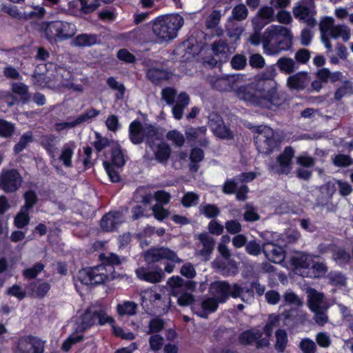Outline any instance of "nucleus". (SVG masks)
Returning <instances> with one entry per match:
<instances>
[{
    "mask_svg": "<svg viewBox=\"0 0 353 353\" xmlns=\"http://www.w3.org/2000/svg\"><path fill=\"white\" fill-rule=\"evenodd\" d=\"M144 259L145 263L135 270L136 276L141 281L154 284L160 283L165 276L158 262L164 259L181 262L174 251L165 247L150 248L145 252Z\"/></svg>",
    "mask_w": 353,
    "mask_h": 353,
    "instance_id": "nucleus-1",
    "label": "nucleus"
},
{
    "mask_svg": "<svg viewBox=\"0 0 353 353\" xmlns=\"http://www.w3.org/2000/svg\"><path fill=\"white\" fill-rule=\"evenodd\" d=\"M248 87L241 88L244 101L266 108H270V105L277 104V83L273 78L268 77L263 73L260 74Z\"/></svg>",
    "mask_w": 353,
    "mask_h": 353,
    "instance_id": "nucleus-2",
    "label": "nucleus"
},
{
    "mask_svg": "<svg viewBox=\"0 0 353 353\" xmlns=\"http://www.w3.org/2000/svg\"><path fill=\"white\" fill-rule=\"evenodd\" d=\"M221 10H214L207 17L205 26L208 32L204 36L203 49L208 55L202 57V64L205 68H217L221 71V59L217 60L214 56L219 57L221 54Z\"/></svg>",
    "mask_w": 353,
    "mask_h": 353,
    "instance_id": "nucleus-3",
    "label": "nucleus"
},
{
    "mask_svg": "<svg viewBox=\"0 0 353 353\" xmlns=\"http://www.w3.org/2000/svg\"><path fill=\"white\" fill-rule=\"evenodd\" d=\"M292 39L289 28L281 25H272L262 34L261 43L265 54L274 55L290 49Z\"/></svg>",
    "mask_w": 353,
    "mask_h": 353,
    "instance_id": "nucleus-4",
    "label": "nucleus"
},
{
    "mask_svg": "<svg viewBox=\"0 0 353 353\" xmlns=\"http://www.w3.org/2000/svg\"><path fill=\"white\" fill-rule=\"evenodd\" d=\"M184 19L179 14L159 16L153 20L152 32L158 42L170 41L177 37Z\"/></svg>",
    "mask_w": 353,
    "mask_h": 353,
    "instance_id": "nucleus-5",
    "label": "nucleus"
},
{
    "mask_svg": "<svg viewBox=\"0 0 353 353\" xmlns=\"http://www.w3.org/2000/svg\"><path fill=\"white\" fill-rule=\"evenodd\" d=\"M254 290L259 296H261L265 292V288L256 281L252 283V289L241 288L236 283L230 285L225 281H222V303L229 296L233 298L241 297L243 301H251L254 298Z\"/></svg>",
    "mask_w": 353,
    "mask_h": 353,
    "instance_id": "nucleus-6",
    "label": "nucleus"
},
{
    "mask_svg": "<svg viewBox=\"0 0 353 353\" xmlns=\"http://www.w3.org/2000/svg\"><path fill=\"white\" fill-rule=\"evenodd\" d=\"M76 30L74 23L64 21L47 22L44 28V32L48 41L68 39L74 36Z\"/></svg>",
    "mask_w": 353,
    "mask_h": 353,
    "instance_id": "nucleus-7",
    "label": "nucleus"
},
{
    "mask_svg": "<svg viewBox=\"0 0 353 353\" xmlns=\"http://www.w3.org/2000/svg\"><path fill=\"white\" fill-rule=\"evenodd\" d=\"M253 131L256 133L254 137V142L259 152L268 154L278 146L274 132L270 127L266 125L254 126Z\"/></svg>",
    "mask_w": 353,
    "mask_h": 353,
    "instance_id": "nucleus-8",
    "label": "nucleus"
},
{
    "mask_svg": "<svg viewBox=\"0 0 353 353\" xmlns=\"http://www.w3.org/2000/svg\"><path fill=\"white\" fill-rule=\"evenodd\" d=\"M292 14L296 19L310 28L317 25L316 10L312 0H301L292 8Z\"/></svg>",
    "mask_w": 353,
    "mask_h": 353,
    "instance_id": "nucleus-9",
    "label": "nucleus"
},
{
    "mask_svg": "<svg viewBox=\"0 0 353 353\" xmlns=\"http://www.w3.org/2000/svg\"><path fill=\"white\" fill-rule=\"evenodd\" d=\"M22 181L23 178L17 169L3 170L0 174V189L6 193L17 192Z\"/></svg>",
    "mask_w": 353,
    "mask_h": 353,
    "instance_id": "nucleus-10",
    "label": "nucleus"
},
{
    "mask_svg": "<svg viewBox=\"0 0 353 353\" xmlns=\"http://www.w3.org/2000/svg\"><path fill=\"white\" fill-rule=\"evenodd\" d=\"M97 266L85 268L79 270L77 278L83 285H97L107 281V275L100 272Z\"/></svg>",
    "mask_w": 353,
    "mask_h": 353,
    "instance_id": "nucleus-11",
    "label": "nucleus"
},
{
    "mask_svg": "<svg viewBox=\"0 0 353 353\" xmlns=\"http://www.w3.org/2000/svg\"><path fill=\"white\" fill-rule=\"evenodd\" d=\"M294 150L292 147H287L276 159L275 164L270 165V170L278 174H288L292 170V158Z\"/></svg>",
    "mask_w": 353,
    "mask_h": 353,
    "instance_id": "nucleus-12",
    "label": "nucleus"
},
{
    "mask_svg": "<svg viewBox=\"0 0 353 353\" xmlns=\"http://www.w3.org/2000/svg\"><path fill=\"white\" fill-rule=\"evenodd\" d=\"M101 263L97 265L100 268V272L107 275V281L114 278V267L121 264V259L119 255L113 252L101 253L99 255Z\"/></svg>",
    "mask_w": 353,
    "mask_h": 353,
    "instance_id": "nucleus-13",
    "label": "nucleus"
},
{
    "mask_svg": "<svg viewBox=\"0 0 353 353\" xmlns=\"http://www.w3.org/2000/svg\"><path fill=\"white\" fill-rule=\"evenodd\" d=\"M311 83V77L307 72L302 71L290 75L287 79L286 85L292 92L306 91L310 93L309 85Z\"/></svg>",
    "mask_w": 353,
    "mask_h": 353,
    "instance_id": "nucleus-14",
    "label": "nucleus"
},
{
    "mask_svg": "<svg viewBox=\"0 0 353 353\" xmlns=\"http://www.w3.org/2000/svg\"><path fill=\"white\" fill-rule=\"evenodd\" d=\"M263 332L258 329H252L242 332L239 335V341L243 345H251L255 342L256 348L268 347L270 345L269 339L263 337Z\"/></svg>",
    "mask_w": 353,
    "mask_h": 353,
    "instance_id": "nucleus-15",
    "label": "nucleus"
},
{
    "mask_svg": "<svg viewBox=\"0 0 353 353\" xmlns=\"http://www.w3.org/2000/svg\"><path fill=\"white\" fill-rule=\"evenodd\" d=\"M275 12L274 8L268 6L261 7L256 16L252 19V24L258 30L263 29L266 25L275 21Z\"/></svg>",
    "mask_w": 353,
    "mask_h": 353,
    "instance_id": "nucleus-16",
    "label": "nucleus"
},
{
    "mask_svg": "<svg viewBox=\"0 0 353 353\" xmlns=\"http://www.w3.org/2000/svg\"><path fill=\"white\" fill-rule=\"evenodd\" d=\"M220 302L221 296L208 297L201 301L200 307L194 304L192 306V310L199 317L207 319L210 314L216 310Z\"/></svg>",
    "mask_w": 353,
    "mask_h": 353,
    "instance_id": "nucleus-17",
    "label": "nucleus"
},
{
    "mask_svg": "<svg viewBox=\"0 0 353 353\" xmlns=\"http://www.w3.org/2000/svg\"><path fill=\"white\" fill-rule=\"evenodd\" d=\"M244 82L243 75L237 74L222 77V85L225 86V90L234 91L238 97L243 100V92L241 88H249L248 85H243Z\"/></svg>",
    "mask_w": 353,
    "mask_h": 353,
    "instance_id": "nucleus-18",
    "label": "nucleus"
},
{
    "mask_svg": "<svg viewBox=\"0 0 353 353\" xmlns=\"http://www.w3.org/2000/svg\"><path fill=\"white\" fill-rule=\"evenodd\" d=\"M146 78L155 85L170 79L172 73L162 68L151 67L146 71Z\"/></svg>",
    "mask_w": 353,
    "mask_h": 353,
    "instance_id": "nucleus-19",
    "label": "nucleus"
},
{
    "mask_svg": "<svg viewBox=\"0 0 353 353\" xmlns=\"http://www.w3.org/2000/svg\"><path fill=\"white\" fill-rule=\"evenodd\" d=\"M263 252L266 258L274 263H280L284 261L285 252L279 245L265 243L263 244Z\"/></svg>",
    "mask_w": 353,
    "mask_h": 353,
    "instance_id": "nucleus-20",
    "label": "nucleus"
},
{
    "mask_svg": "<svg viewBox=\"0 0 353 353\" xmlns=\"http://www.w3.org/2000/svg\"><path fill=\"white\" fill-rule=\"evenodd\" d=\"M308 305L312 311H319V310H327L329 305L324 299L322 293L319 292L314 289L307 290Z\"/></svg>",
    "mask_w": 353,
    "mask_h": 353,
    "instance_id": "nucleus-21",
    "label": "nucleus"
},
{
    "mask_svg": "<svg viewBox=\"0 0 353 353\" xmlns=\"http://www.w3.org/2000/svg\"><path fill=\"white\" fill-rule=\"evenodd\" d=\"M97 309L88 307L81 316V323L77 325V331L84 332L94 325L97 323Z\"/></svg>",
    "mask_w": 353,
    "mask_h": 353,
    "instance_id": "nucleus-22",
    "label": "nucleus"
},
{
    "mask_svg": "<svg viewBox=\"0 0 353 353\" xmlns=\"http://www.w3.org/2000/svg\"><path fill=\"white\" fill-rule=\"evenodd\" d=\"M119 218L120 213L119 212H110L105 214L100 221L101 230L106 232L116 231L119 224Z\"/></svg>",
    "mask_w": 353,
    "mask_h": 353,
    "instance_id": "nucleus-23",
    "label": "nucleus"
},
{
    "mask_svg": "<svg viewBox=\"0 0 353 353\" xmlns=\"http://www.w3.org/2000/svg\"><path fill=\"white\" fill-rule=\"evenodd\" d=\"M130 141L135 145L141 143L144 140V128L138 120L133 121L129 126Z\"/></svg>",
    "mask_w": 353,
    "mask_h": 353,
    "instance_id": "nucleus-24",
    "label": "nucleus"
},
{
    "mask_svg": "<svg viewBox=\"0 0 353 353\" xmlns=\"http://www.w3.org/2000/svg\"><path fill=\"white\" fill-rule=\"evenodd\" d=\"M99 43V36L96 34L81 33L73 40L74 45L81 48L91 47Z\"/></svg>",
    "mask_w": 353,
    "mask_h": 353,
    "instance_id": "nucleus-25",
    "label": "nucleus"
},
{
    "mask_svg": "<svg viewBox=\"0 0 353 353\" xmlns=\"http://www.w3.org/2000/svg\"><path fill=\"white\" fill-rule=\"evenodd\" d=\"M230 256L229 250L222 245V275H232L237 272V265Z\"/></svg>",
    "mask_w": 353,
    "mask_h": 353,
    "instance_id": "nucleus-26",
    "label": "nucleus"
},
{
    "mask_svg": "<svg viewBox=\"0 0 353 353\" xmlns=\"http://www.w3.org/2000/svg\"><path fill=\"white\" fill-rule=\"evenodd\" d=\"M314 255L303 252H296L292 258L291 262L296 268H308L314 262Z\"/></svg>",
    "mask_w": 353,
    "mask_h": 353,
    "instance_id": "nucleus-27",
    "label": "nucleus"
},
{
    "mask_svg": "<svg viewBox=\"0 0 353 353\" xmlns=\"http://www.w3.org/2000/svg\"><path fill=\"white\" fill-rule=\"evenodd\" d=\"M50 288V285L46 281L40 283L31 282L28 286L32 296L39 299L43 298L48 293Z\"/></svg>",
    "mask_w": 353,
    "mask_h": 353,
    "instance_id": "nucleus-28",
    "label": "nucleus"
},
{
    "mask_svg": "<svg viewBox=\"0 0 353 353\" xmlns=\"http://www.w3.org/2000/svg\"><path fill=\"white\" fill-rule=\"evenodd\" d=\"M74 149L75 144L72 141L65 143L62 148L59 159L65 168H71L72 166V159L74 154Z\"/></svg>",
    "mask_w": 353,
    "mask_h": 353,
    "instance_id": "nucleus-29",
    "label": "nucleus"
},
{
    "mask_svg": "<svg viewBox=\"0 0 353 353\" xmlns=\"http://www.w3.org/2000/svg\"><path fill=\"white\" fill-rule=\"evenodd\" d=\"M125 159L121 145L119 143H115L111 148V159L110 163L117 168H123L125 164Z\"/></svg>",
    "mask_w": 353,
    "mask_h": 353,
    "instance_id": "nucleus-30",
    "label": "nucleus"
},
{
    "mask_svg": "<svg viewBox=\"0 0 353 353\" xmlns=\"http://www.w3.org/2000/svg\"><path fill=\"white\" fill-rule=\"evenodd\" d=\"M226 32L231 42H236L240 39L243 28L232 19H229L225 24Z\"/></svg>",
    "mask_w": 353,
    "mask_h": 353,
    "instance_id": "nucleus-31",
    "label": "nucleus"
},
{
    "mask_svg": "<svg viewBox=\"0 0 353 353\" xmlns=\"http://www.w3.org/2000/svg\"><path fill=\"white\" fill-rule=\"evenodd\" d=\"M171 154V148L170 145L165 142H161L157 146V150L154 151V156L156 160L161 163H165L168 161Z\"/></svg>",
    "mask_w": 353,
    "mask_h": 353,
    "instance_id": "nucleus-32",
    "label": "nucleus"
},
{
    "mask_svg": "<svg viewBox=\"0 0 353 353\" xmlns=\"http://www.w3.org/2000/svg\"><path fill=\"white\" fill-rule=\"evenodd\" d=\"M198 239L202 243L203 247L201 250L202 255L205 256L211 254L215 245L214 238L208 233L203 232L199 234Z\"/></svg>",
    "mask_w": 353,
    "mask_h": 353,
    "instance_id": "nucleus-33",
    "label": "nucleus"
},
{
    "mask_svg": "<svg viewBox=\"0 0 353 353\" xmlns=\"http://www.w3.org/2000/svg\"><path fill=\"white\" fill-rule=\"evenodd\" d=\"M276 65L282 72L288 74L292 73L297 68L296 62L288 57L280 58L277 61Z\"/></svg>",
    "mask_w": 353,
    "mask_h": 353,
    "instance_id": "nucleus-34",
    "label": "nucleus"
},
{
    "mask_svg": "<svg viewBox=\"0 0 353 353\" xmlns=\"http://www.w3.org/2000/svg\"><path fill=\"white\" fill-rule=\"evenodd\" d=\"M351 36L350 29L345 25H335L330 37L335 39L341 38L343 41H347Z\"/></svg>",
    "mask_w": 353,
    "mask_h": 353,
    "instance_id": "nucleus-35",
    "label": "nucleus"
},
{
    "mask_svg": "<svg viewBox=\"0 0 353 353\" xmlns=\"http://www.w3.org/2000/svg\"><path fill=\"white\" fill-rule=\"evenodd\" d=\"M199 213L208 219H214L219 214V208L214 204L203 203L199 207Z\"/></svg>",
    "mask_w": 353,
    "mask_h": 353,
    "instance_id": "nucleus-36",
    "label": "nucleus"
},
{
    "mask_svg": "<svg viewBox=\"0 0 353 353\" xmlns=\"http://www.w3.org/2000/svg\"><path fill=\"white\" fill-rule=\"evenodd\" d=\"M56 136L52 134H48L42 136L41 139V145L46 150L47 153L53 157L55 150Z\"/></svg>",
    "mask_w": 353,
    "mask_h": 353,
    "instance_id": "nucleus-37",
    "label": "nucleus"
},
{
    "mask_svg": "<svg viewBox=\"0 0 353 353\" xmlns=\"http://www.w3.org/2000/svg\"><path fill=\"white\" fill-rule=\"evenodd\" d=\"M24 205L21 208L30 211L38 202V196L34 190H27L23 194Z\"/></svg>",
    "mask_w": 353,
    "mask_h": 353,
    "instance_id": "nucleus-38",
    "label": "nucleus"
},
{
    "mask_svg": "<svg viewBox=\"0 0 353 353\" xmlns=\"http://www.w3.org/2000/svg\"><path fill=\"white\" fill-rule=\"evenodd\" d=\"M30 221V211H25L21 208L20 211L16 214L14 220V225L19 228L22 229L29 224Z\"/></svg>",
    "mask_w": 353,
    "mask_h": 353,
    "instance_id": "nucleus-39",
    "label": "nucleus"
},
{
    "mask_svg": "<svg viewBox=\"0 0 353 353\" xmlns=\"http://www.w3.org/2000/svg\"><path fill=\"white\" fill-rule=\"evenodd\" d=\"M190 101L189 95L185 92H181L176 95L172 110H184Z\"/></svg>",
    "mask_w": 353,
    "mask_h": 353,
    "instance_id": "nucleus-40",
    "label": "nucleus"
},
{
    "mask_svg": "<svg viewBox=\"0 0 353 353\" xmlns=\"http://www.w3.org/2000/svg\"><path fill=\"white\" fill-rule=\"evenodd\" d=\"M334 26V20L333 18H323L319 23V30L321 32V36H330Z\"/></svg>",
    "mask_w": 353,
    "mask_h": 353,
    "instance_id": "nucleus-41",
    "label": "nucleus"
},
{
    "mask_svg": "<svg viewBox=\"0 0 353 353\" xmlns=\"http://www.w3.org/2000/svg\"><path fill=\"white\" fill-rule=\"evenodd\" d=\"M15 130L14 124L3 119H0V137L10 138Z\"/></svg>",
    "mask_w": 353,
    "mask_h": 353,
    "instance_id": "nucleus-42",
    "label": "nucleus"
},
{
    "mask_svg": "<svg viewBox=\"0 0 353 353\" xmlns=\"http://www.w3.org/2000/svg\"><path fill=\"white\" fill-rule=\"evenodd\" d=\"M117 312L120 316L134 315L137 312V304L132 301H125L123 304H118Z\"/></svg>",
    "mask_w": 353,
    "mask_h": 353,
    "instance_id": "nucleus-43",
    "label": "nucleus"
},
{
    "mask_svg": "<svg viewBox=\"0 0 353 353\" xmlns=\"http://www.w3.org/2000/svg\"><path fill=\"white\" fill-rule=\"evenodd\" d=\"M44 267L42 263L38 262L32 267L24 269L23 276L27 279H34L43 270Z\"/></svg>",
    "mask_w": 353,
    "mask_h": 353,
    "instance_id": "nucleus-44",
    "label": "nucleus"
},
{
    "mask_svg": "<svg viewBox=\"0 0 353 353\" xmlns=\"http://www.w3.org/2000/svg\"><path fill=\"white\" fill-rule=\"evenodd\" d=\"M32 141V134L31 132H28L21 135L19 141L14 146L13 150L15 154L22 152L28 145V143Z\"/></svg>",
    "mask_w": 353,
    "mask_h": 353,
    "instance_id": "nucleus-45",
    "label": "nucleus"
},
{
    "mask_svg": "<svg viewBox=\"0 0 353 353\" xmlns=\"http://www.w3.org/2000/svg\"><path fill=\"white\" fill-rule=\"evenodd\" d=\"M28 340L30 341V353H43L45 346L44 341H42L37 336L32 335L28 336Z\"/></svg>",
    "mask_w": 353,
    "mask_h": 353,
    "instance_id": "nucleus-46",
    "label": "nucleus"
},
{
    "mask_svg": "<svg viewBox=\"0 0 353 353\" xmlns=\"http://www.w3.org/2000/svg\"><path fill=\"white\" fill-rule=\"evenodd\" d=\"M248 15V10L244 4H239L236 6L232 11V17L234 21H243L245 20Z\"/></svg>",
    "mask_w": 353,
    "mask_h": 353,
    "instance_id": "nucleus-47",
    "label": "nucleus"
},
{
    "mask_svg": "<svg viewBox=\"0 0 353 353\" xmlns=\"http://www.w3.org/2000/svg\"><path fill=\"white\" fill-rule=\"evenodd\" d=\"M279 317L276 314H270L269 316L268 320L263 328L265 337L268 338L270 340V337L272 335V330L274 327L279 326Z\"/></svg>",
    "mask_w": 353,
    "mask_h": 353,
    "instance_id": "nucleus-48",
    "label": "nucleus"
},
{
    "mask_svg": "<svg viewBox=\"0 0 353 353\" xmlns=\"http://www.w3.org/2000/svg\"><path fill=\"white\" fill-rule=\"evenodd\" d=\"M184 279L179 276H173L170 277L168 281V285L171 288V291L173 296H177L179 294V291L182 289Z\"/></svg>",
    "mask_w": 353,
    "mask_h": 353,
    "instance_id": "nucleus-49",
    "label": "nucleus"
},
{
    "mask_svg": "<svg viewBox=\"0 0 353 353\" xmlns=\"http://www.w3.org/2000/svg\"><path fill=\"white\" fill-rule=\"evenodd\" d=\"M103 165L111 182L119 183L121 181V179L118 170L116 169L117 168V166L111 165L108 161H104Z\"/></svg>",
    "mask_w": 353,
    "mask_h": 353,
    "instance_id": "nucleus-50",
    "label": "nucleus"
},
{
    "mask_svg": "<svg viewBox=\"0 0 353 353\" xmlns=\"http://www.w3.org/2000/svg\"><path fill=\"white\" fill-rule=\"evenodd\" d=\"M176 95V90L172 87H166L161 91L162 99L169 105L174 104Z\"/></svg>",
    "mask_w": 353,
    "mask_h": 353,
    "instance_id": "nucleus-51",
    "label": "nucleus"
},
{
    "mask_svg": "<svg viewBox=\"0 0 353 353\" xmlns=\"http://www.w3.org/2000/svg\"><path fill=\"white\" fill-rule=\"evenodd\" d=\"M199 199V196L196 193L188 192L183 196L181 203L185 208H190L196 205L198 203Z\"/></svg>",
    "mask_w": 353,
    "mask_h": 353,
    "instance_id": "nucleus-52",
    "label": "nucleus"
},
{
    "mask_svg": "<svg viewBox=\"0 0 353 353\" xmlns=\"http://www.w3.org/2000/svg\"><path fill=\"white\" fill-rule=\"evenodd\" d=\"M276 338L275 348L279 352H283L288 343L287 333L284 330H279L276 332Z\"/></svg>",
    "mask_w": 353,
    "mask_h": 353,
    "instance_id": "nucleus-53",
    "label": "nucleus"
},
{
    "mask_svg": "<svg viewBox=\"0 0 353 353\" xmlns=\"http://www.w3.org/2000/svg\"><path fill=\"white\" fill-rule=\"evenodd\" d=\"M147 139V142L152 147V143L154 140L161 139L157 128L153 125H148L146 129H144V138Z\"/></svg>",
    "mask_w": 353,
    "mask_h": 353,
    "instance_id": "nucleus-54",
    "label": "nucleus"
},
{
    "mask_svg": "<svg viewBox=\"0 0 353 353\" xmlns=\"http://www.w3.org/2000/svg\"><path fill=\"white\" fill-rule=\"evenodd\" d=\"M177 296V303L181 307H185L188 305H191L192 307L194 304V296L191 293L183 292L179 294H178Z\"/></svg>",
    "mask_w": 353,
    "mask_h": 353,
    "instance_id": "nucleus-55",
    "label": "nucleus"
},
{
    "mask_svg": "<svg viewBox=\"0 0 353 353\" xmlns=\"http://www.w3.org/2000/svg\"><path fill=\"white\" fill-rule=\"evenodd\" d=\"M165 323L163 320L159 317L152 319L148 325V334L159 333L164 328Z\"/></svg>",
    "mask_w": 353,
    "mask_h": 353,
    "instance_id": "nucleus-56",
    "label": "nucleus"
},
{
    "mask_svg": "<svg viewBox=\"0 0 353 353\" xmlns=\"http://www.w3.org/2000/svg\"><path fill=\"white\" fill-rule=\"evenodd\" d=\"M333 259L339 265H345L350 261V256L345 250L339 248L334 251Z\"/></svg>",
    "mask_w": 353,
    "mask_h": 353,
    "instance_id": "nucleus-57",
    "label": "nucleus"
},
{
    "mask_svg": "<svg viewBox=\"0 0 353 353\" xmlns=\"http://www.w3.org/2000/svg\"><path fill=\"white\" fill-rule=\"evenodd\" d=\"M167 138L172 141L176 146L181 147L184 145L185 139L183 135L176 130L169 131L167 134Z\"/></svg>",
    "mask_w": 353,
    "mask_h": 353,
    "instance_id": "nucleus-58",
    "label": "nucleus"
},
{
    "mask_svg": "<svg viewBox=\"0 0 353 353\" xmlns=\"http://www.w3.org/2000/svg\"><path fill=\"white\" fill-rule=\"evenodd\" d=\"M283 25H289L292 23L293 19L290 12L285 10H280L275 16V21Z\"/></svg>",
    "mask_w": 353,
    "mask_h": 353,
    "instance_id": "nucleus-59",
    "label": "nucleus"
},
{
    "mask_svg": "<svg viewBox=\"0 0 353 353\" xmlns=\"http://www.w3.org/2000/svg\"><path fill=\"white\" fill-rule=\"evenodd\" d=\"M296 162L299 165L308 168L314 166L315 161L312 157L303 153L296 157Z\"/></svg>",
    "mask_w": 353,
    "mask_h": 353,
    "instance_id": "nucleus-60",
    "label": "nucleus"
},
{
    "mask_svg": "<svg viewBox=\"0 0 353 353\" xmlns=\"http://www.w3.org/2000/svg\"><path fill=\"white\" fill-rule=\"evenodd\" d=\"M18 102V99L8 92L0 90V106L6 103L8 107H11Z\"/></svg>",
    "mask_w": 353,
    "mask_h": 353,
    "instance_id": "nucleus-61",
    "label": "nucleus"
},
{
    "mask_svg": "<svg viewBox=\"0 0 353 353\" xmlns=\"http://www.w3.org/2000/svg\"><path fill=\"white\" fill-rule=\"evenodd\" d=\"M299 347L303 353H315L316 350L315 343L307 338L301 340Z\"/></svg>",
    "mask_w": 353,
    "mask_h": 353,
    "instance_id": "nucleus-62",
    "label": "nucleus"
},
{
    "mask_svg": "<svg viewBox=\"0 0 353 353\" xmlns=\"http://www.w3.org/2000/svg\"><path fill=\"white\" fill-rule=\"evenodd\" d=\"M7 294L16 297L20 301L26 296V291L23 290L22 288L17 284H14L10 287L7 290Z\"/></svg>",
    "mask_w": 353,
    "mask_h": 353,
    "instance_id": "nucleus-63",
    "label": "nucleus"
},
{
    "mask_svg": "<svg viewBox=\"0 0 353 353\" xmlns=\"http://www.w3.org/2000/svg\"><path fill=\"white\" fill-rule=\"evenodd\" d=\"M231 65L236 70H242L247 65V59L243 54H236L231 59Z\"/></svg>",
    "mask_w": 353,
    "mask_h": 353,
    "instance_id": "nucleus-64",
    "label": "nucleus"
}]
</instances>
